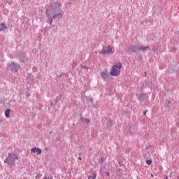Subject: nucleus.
<instances>
[{
	"label": "nucleus",
	"instance_id": "nucleus-1",
	"mask_svg": "<svg viewBox=\"0 0 179 179\" xmlns=\"http://www.w3.org/2000/svg\"><path fill=\"white\" fill-rule=\"evenodd\" d=\"M46 22L49 24H52L54 19L61 20L64 16V10L61 8V3L54 2L50 3L48 8L46 9Z\"/></svg>",
	"mask_w": 179,
	"mask_h": 179
},
{
	"label": "nucleus",
	"instance_id": "nucleus-2",
	"mask_svg": "<svg viewBox=\"0 0 179 179\" xmlns=\"http://www.w3.org/2000/svg\"><path fill=\"white\" fill-rule=\"evenodd\" d=\"M149 48H150V46L149 45L143 47L142 45L136 46L135 45H132L128 48V51L129 52H135L136 54L138 51H141V52H146Z\"/></svg>",
	"mask_w": 179,
	"mask_h": 179
},
{
	"label": "nucleus",
	"instance_id": "nucleus-3",
	"mask_svg": "<svg viewBox=\"0 0 179 179\" xmlns=\"http://www.w3.org/2000/svg\"><path fill=\"white\" fill-rule=\"evenodd\" d=\"M19 157L15 153H9L8 156L5 159L4 163L8 164V166H13L15 164V160H17Z\"/></svg>",
	"mask_w": 179,
	"mask_h": 179
},
{
	"label": "nucleus",
	"instance_id": "nucleus-4",
	"mask_svg": "<svg viewBox=\"0 0 179 179\" xmlns=\"http://www.w3.org/2000/svg\"><path fill=\"white\" fill-rule=\"evenodd\" d=\"M121 68H122V65L120 62L116 65H113L110 72L111 76H118L121 73V70H120Z\"/></svg>",
	"mask_w": 179,
	"mask_h": 179
},
{
	"label": "nucleus",
	"instance_id": "nucleus-5",
	"mask_svg": "<svg viewBox=\"0 0 179 179\" xmlns=\"http://www.w3.org/2000/svg\"><path fill=\"white\" fill-rule=\"evenodd\" d=\"M99 54H101V55H110V54H114V49H113V47H111L110 45H108V46L103 45V48L101 51H99Z\"/></svg>",
	"mask_w": 179,
	"mask_h": 179
},
{
	"label": "nucleus",
	"instance_id": "nucleus-6",
	"mask_svg": "<svg viewBox=\"0 0 179 179\" xmlns=\"http://www.w3.org/2000/svg\"><path fill=\"white\" fill-rule=\"evenodd\" d=\"M20 69V64L17 63H15L14 62H12L11 64L8 66V70L11 71L15 73V72H17Z\"/></svg>",
	"mask_w": 179,
	"mask_h": 179
},
{
	"label": "nucleus",
	"instance_id": "nucleus-7",
	"mask_svg": "<svg viewBox=\"0 0 179 179\" xmlns=\"http://www.w3.org/2000/svg\"><path fill=\"white\" fill-rule=\"evenodd\" d=\"M101 76L104 80H110V79H111L110 77V73L107 72V70L105 72H101Z\"/></svg>",
	"mask_w": 179,
	"mask_h": 179
},
{
	"label": "nucleus",
	"instance_id": "nucleus-8",
	"mask_svg": "<svg viewBox=\"0 0 179 179\" xmlns=\"http://www.w3.org/2000/svg\"><path fill=\"white\" fill-rule=\"evenodd\" d=\"M145 99H146V94L142 93L139 95L138 100H139V101H144Z\"/></svg>",
	"mask_w": 179,
	"mask_h": 179
},
{
	"label": "nucleus",
	"instance_id": "nucleus-9",
	"mask_svg": "<svg viewBox=\"0 0 179 179\" xmlns=\"http://www.w3.org/2000/svg\"><path fill=\"white\" fill-rule=\"evenodd\" d=\"M8 29V27L5 23L0 24V31H5Z\"/></svg>",
	"mask_w": 179,
	"mask_h": 179
},
{
	"label": "nucleus",
	"instance_id": "nucleus-10",
	"mask_svg": "<svg viewBox=\"0 0 179 179\" xmlns=\"http://www.w3.org/2000/svg\"><path fill=\"white\" fill-rule=\"evenodd\" d=\"M80 121L83 122V124H89V122H90V120L85 117H81Z\"/></svg>",
	"mask_w": 179,
	"mask_h": 179
},
{
	"label": "nucleus",
	"instance_id": "nucleus-11",
	"mask_svg": "<svg viewBox=\"0 0 179 179\" xmlns=\"http://www.w3.org/2000/svg\"><path fill=\"white\" fill-rule=\"evenodd\" d=\"M10 109H6L5 110V115L6 118H9L10 117Z\"/></svg>",
	"mask_w": 179,
	"mask_h": 179
},
{
	"label": "nucleus",
	"instance_id": "nucleus-12",
	"mask_svg": "<svg viewBox=\"0 0 179 179\" xmlns=\"http://www.w3.org/2000/svg\"><path fill=\"white\" fill-rule=\"evenodd\" d=\"M96 177L97 175L96 174V173H94L92 175L88 176V179H96Z\"/></svg>",
	"mask_w": 179,
	"mask_h": 179
},
{
	"label": "nucleus",
	"instance_id": "nucleus-13",
	"mask_svg": "<svg viewBox=\"0 0 179 179\" xmlns=\"http://www.w3.org/2000/svg\"><path fill=\"white\" fill-rule=\"evenodd\" d=\"M31 153H36L37 152V148L36 147L32 148L31 149Z\"/></svg>",
	"mask_w": 179,
	"mask_h": 179
},
{
	"label": "nucleus",
	"instance_id": "nucleus-14",
	"mask_svg": "<svg viewBox=\"0 0 179 179\" xmlns=\"http://www.w3.org/2000/svg\"><path fill=\"white\" fill-rule=\"evenodd\" d=\"M146 164H148V166H150V164H152V159H148L146 161Z\"/></svg>",
	"mask_w": 179,
	"mask_h": 179
},
{
	"label": "nucleus",
	"instance_id": "nucleus-15",
	"mask_svg": "<svg viewBox=\"0 0 179 179\" xmlns=\"http://www.w3.org/2000/svg\"><path fill=\"white\" fill-rule=\"evenodd\" d=\"M36 153H37V155H40L41 153V149L38 148L37 150H36Z\"/></svg>",
	"mask_w": 179,
	"mask_h": 179
},
{
	"label": "nucleus",
	"instance_id": "nucleus-16",
	"mask_svg": "<svg viewBox=\"0 0 179 179\" xmlns=\"http://www.w3.org/2000/svg\"><path fill=\"white\" fill-rule=\"evenodd\" d=\"M106 176H107L108 177L110 176V172L106 171Z\"/></svg>",
	"mask_w": 179,
	"mask_h": 179
},
{
	"label": "nucleus",
	"instance_id": "nucleus-17",
	"mask_svg": "<svg viewBox=\"0 0 179 179\" xmlns=\"http://www.w3.org/2000/svg\"><path fill=\"white\" fill-rule=\"evenodd\" d=\"M127 132L131 134V127H129L128 129H127Z\"/></svg>",
	"mask_w": 179,
	"mask_h": 179
},
{
	"label": "nucleus",
	"instance_id": "nucleus-18",
	"mask_svg": "<svg viewBox=\"0 0 179 179\" xmlns=\"http://www.w3.org/2000/svg\"><path fill=\"white\" fill-rule=\"evenodd\" d=\"M110 127H113V121H110Z\"/></svg>",
	"mask_w": 179,
	"mask_h": 179
},
{
	"label": "nucleus",
	"instance_id": "nucleus-19",
	"mask_svg": "<svg viewBox=\"0 0 179 179\" xmlns=\"http://www.w3.org/2000/svg\"><path fill=\"white\" fill-rule=\"evenodd\" d=\"M146 113H148V110H145V111L143 112V115H146Z\"/></svg>",
	"mask_w": 179,
	"mask_h": 179
},
{
	"label": "nucleus",
	"instance_id": "nucleus-20",
	"mask_svg": "<svg viewBox=\"0 0 179 179\" xmlns=\"http://www.w3.org/2000/svg\"><path fill=\"white\" fill-rule=\"evenodd\" d=\"M149 148H152V145H149L148 147H146V149H149Z\"/></svg>",
	"mask_w": 179,
	"mask_h": 179
},
{
	"label": "nucleus",
	"instance_id": "nucleus-21",
	"mask_svg": "<svg viewBox=\"0 0 179 179\" xmlns=\"http://www.w3.org/2000/svg\"><path fill=\"white\" fill-rule=\"evenodd\" d=\"M43 179H48V177L47 176H45Z\"/></svg>",
	"mask_w": 179,
	"mask_h": 179
},
{
	"label": "nucleus",
	"instance_id": "nucleus-22",
	"mask_svg": "<svg viewBox=\"0 0 179 179\" xmlns=\"http://www.w3.org/2000/svg\"><path fill=\"white\" fill-rule=\"evenodd\" d=\"M148 85H149L150 86H151V85H152V82L149 81L148 83Z\"/></svg>",
	"mask_w": 179,
	"mask_h": 179
},
{
	"label": "nucleus",
	"instance_id": "nucleus-23",
	"mask_svg": "<svg viewBox=\"0 0 179 179\" xmlns=\"http://www.w3.org/2000/svg\"><path fill=\"white\" fill-rule=\"evenodd\" d=\"M48 179H52V176H50L49 177H48Z\"/></svg>",
	"mask_w": 179,
	"mask_h": 179
},
{
	"label": "nucleus",
	"instance_id": "nucleus-24",
	"mask_svg": "<svg viewBox=\"0 0 179 179\" xmlns=\"http://www.w3.org/2000/svg\"><path fill=\"white\" fill-rule=\"evenodd\" d=\"M62 76V75H57V78H61Z\"/></svg>",
	"mask_w": 179,
	"mask_h": 179
},
{
	"label": "nucleus",
	"instance_id": "nucleus-25",
	"mask_svg": "<svg viewBox=\"0 0 179 179\" xmlns=\"http://www.w3.org/2000/svg\"><path fill=\"white\" fill-rule=\"evenodd\" d=\"M167 104H171V101H169L168 103H166V105Z\"/></svg>",
	"mask_w": 179,
	"mask_h": 179
},
{
	"label": "nucleus",
	"instance_id": "nucleus-26",
	"mask_svg": "<svg viewBox=\"0 0 179 179\" xmlns=\"http://www.w3.org/2000/svg\"><path fill=\"white\" fill-rule=\"evenodd\" d=\"M83 68H84L85 69H87V67H86L85 66H83Z\"/></svg>",
	"mask_w": 179,
	"mask_h": 179
},
{
	"label": "nucleus",
	"instance_id": "nucleus-27",
	"mask_svg": "<svg viewBox=\"0 0 179 179\" xmlns=\"http://www.w3.org/2000/svg\"><path fill=\"white\" fill-rule=\"evenodd\" d=\"M164 179H169V176H166L165 178H164Z\"/></svg>",
	"mask_w": 179,
	"mask_h": 179
},
{
	"label": "nucleus",
	"instance_id": "nucleus-28",
	"mask_svg": "<svg viewBox=\"0 0 179 179\" xmlns=\"http://www.w3.org/2000/svg\"><path fill=\"white\" fill-rule=\"evenodd\" d=\"M78 159H79V160H82V157H78Z\"/></svg>",
	"mask_w": 179,
	"mask_h": 179
},
{
	"label": "nucleus",
	"instance_id": "nucleus-29",
	"mask_svg": "<svg viewBox=\"0 0 179 179\" xmlns=\"http://www.w3.org/2000/svg\"><path fill=\"white\" fill-rule=\"evenodd\" d=\"M144 74H145V76H145V77H146V75H147L146 72H145V73H144Z\"/></svg>",
	"mask_w": 179,
	"mask_h": 179
},
{
	"label": "nucleus",
	"instance_id": "nucleus-30",
	"mask_svg": "<svg viewBox=\"0 0 179 179\" xmlns=\"http://www.w3.org/2000/svg\"><path fill=\"white\" fill-rule=\"evenodd\" d=\"M86 99H87V100H89V99L87 98V96H86Z\"/></svg>",
	"mask_w": 179,
	"mask_h": 179
},
{
	"label": "nucleus",
	"instance_id": "nucleus-31",
	"mask_svg": "<svg viewBox=\"0 0 179 179\" xmlns=\"http://www.w3.org/2000/svg\"><path fill=\"white\" fill-rule=\"evenodd\" d=\"M151 177H153V174H151Z\"/></svg>",
	"mask_w": 179,
	"mask_h": 179
},
{
	"label": "nucleus",
	"instance_id": "nucleus-32",
	"mask_svg": "<svg viewBox=\"0 0 179 179\" xmlns=\"http://www.w3.org/2000/svg\"><path fill=\"white\" fill-rule=\"evenodd\" d=\"M45 150H47V148H45Z\"/></svg>",
	"mask_w": 179,
	"mask_h": 179
},
{
	"label": "nucleus",
	"instance_id": "nucleus-33",
	"mask_svg": "<svg viewBox=\"0 0 179 179\" xmlns=\"http://www.w3.org/2000/svg\"><path fill=\"white\" fill-rule=\"evenodd\" d=\"M92 98H90V100H92Z\"/></svg>",
	"mask_w": 179,
	"mask_h": 179
},
{
	"label": "nucleus",
	"instance_id": "nucleus-34",
	"mask_svg": "<svg viewBox=\"0 0 179 179\" xmlns=\"http://www.w3.org/2000/svg\"><path fill=\"white\" fill-rule=\"evenodd\" d=\"M120 166H121V164H120Z\"/></svg>",
	"mask_w": 179,
	"mask_h": 179
},
{
	"label": "nucleus",
	"instance_id": "nucleus-35",
	"mask_svg": "<svg viewBox=\"0 0 179 179\" xmlns=\"http://www.w3.org/2000/svg\"><path fill=\"white\" fill-rule=\"evenodd\" d=\"M120 166H121V164H120Z\"/></svg>",
	"mask_w": 179,
	"mask_h": 179
}]
</instances>
